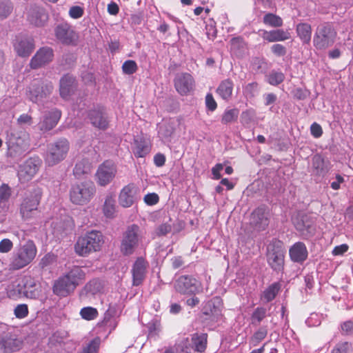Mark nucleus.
<instances>
[{
	"label": "nucleus",
	"instance_id": "47",
	"mask_svg": "<svg viewBox=\"0 0 353 353\" xmlns=\"http://www.w3.org/2000/svg\"><path fill=\"white\" fill-rule=\"evenodd\" d=\"M115 201L112 196H108L103 205V212L107 217H111L114 212Z\"/></svg>",
	"mask_w": 353,
	"mask_h": 353
},
{
	"label": "nucleus",
	"instance_id": "13",
	"mask_svg": "<svg viewBox=\"0 0 353 353\" xmlns=\"http://www.w3.org/2000/svg\"><path fill=\"white\" fill-rule=\"evenodd\" d=\"M19 295L23 294L27 298L35 299L40 295V290L34 279L30 276L22 279L14 290Z\"/></svg>",
	"mask_w": 353,
	"mask_h": 353
},
{
	"label": "nucleus",
	"instance_id": "10",
	"mask_svg": "<svg viewBox=\"0 0 353 353\" xmlns=\"http://www.w3.org/2000/svg\"><path fill=\"white\" fill-rule=\"evenodd\" d=\"M41 196L40 190H35L23 200L21 204L20 213L24 219L31 218L37 210Z\"/></svg>",
	"mask_w": 353,
	"mask_h": 353
},
{
	"label": "nucleus",
	"instance_id": "40",
	"mask_svg": "<svg viewBox=\"0 0 353 353\" xmlns=\"http://www.w3.org/2000/svg\"><path fill=\"white\" fill-rule=\"evenodd\" d=\"M11 196V190L6 184H3L0 187V207L6 211L8 208V202Z\"/></svg>",
	"mask_w": 353,
	"mask_h": 353
},
{
	"label": "nucleus",
	"instance_id": "21",
	"mask_svg": "<svg viewBox=\"0 0 353 353\" xmlns=\"http://www.w3.org/2000/svg\"><path fill=\"white\" fill-rule=\"evenodd\" d=\"M61 113L57 109L52 110L46 112L38 125L39 128L41 131H49L54 128L57 124L60 119Z\"/></svg>",
	"mask_w": 353,
	"mask_h": 353
},
{
	"label": "nucleus",
	"instance_id": "43",
	"mask_svg": "<svg viewBox=\"0 0 353 353\" xmlns=\"http://www.w3.org/2000/svg\"><path fill=\"white\" fill-rule=\"evenodd\" d=\"M353 350L351 343L347 341L338 343L332 350L331 353H352Z\"/></svg>",
	"mask_w": 353,
	"mask_h": 353
},
{
	"label": "nucleus",
	"instance_id": "28",
	"mask_svg": "<svg viewBox=\"0 0 353 353\" xmlns=\"http://www.w3.org/2000/svg\"><path fill=\"white\" fill-rule=\"evenodd\" d=\"M132 152L137 157H144L150 152V145L146 140L137 137L134 140Z\"/></svg>",
	"mask_w": 353,
	"mask_h": 353
},
{
	"label": "nucleus",
	"instance_id": "38",
	"mask_svg": "<svg viewBox=\"0 0 353 353\" xmlns=\"http://www.w3.org/2000/svg\"><path fill=\"white\" fill-rule=\"evenodd\" d=\"M207 334H194L192 337L195 350L199 352H205L207 347Z\"/></svg>",
	"mask_w": 353,
	"mask_h": 353
},
{
	"label": "nucleus",
	"instance_id": "1",
	"mask_svg": "<svg viewBox=\"0 0 353 353\" xmlns=\"http://www.w3.org/2000/svg\"><path fill=\"white\" fill-rule=\"evenodd\" d=\"M104 243V236L100 231L92 230L79 237L74 245L76 253L81 256H87L92 252L101 250Z\"/></svg>",
	"mask_w": 353,
	"mask_h": 353
},
{
	"label": "nucleus",
	"instance_id": "36",
	"mask_svg": "<svg viewBox=\"0 0 353 353\" xmlns=\"http://www.w3.org/2000/svg\"><path fill=\"white\" fill-rule=\"evenodd\" d=\"M90 170L91 165L88 160L82 159L76 163L73 169V174L76 178L80 179L83 175L88 174Z\"/></svg>",
	"mask_w": 353,
	"mask_h": 353
},
{
	"label": "nucleus",
	"instance_id": "17",
	"mask_svg": "<svg viewBox=\"0 0 353 353\" xmlns=\"http://www.w3.org/2000/svg\"><path fill=\"white\" fill-rule=\"evenodd\" d=\"M148 265V261L143 257L136 259L132 268L133 285L138 286L143 283Z\"/></svg>",
	"mask_w": 353,
	"mask_h": 353
},
{
	"label": "nucleus",
	"instance_id": "62",
	"mask_svg": "<svg viewBox=\"0 0 353 353\" xmlns=\"http://www.w3.org/2000/svg\"><path fill=\"white\" fill-rule=\"evenodd\" d=\"M83 14V10L79 6H72L69 11L70 16L73 19L80 18Z\"/></svg>",
	"mask_w": 353,
	"mask_h": 353
},
{
	"label": "nucleus",
	"instance_id": "37",
	"mask_svg": "<svg viewBox=\"0 0 353 353\" xmlns=\"http://www.w3.org/2000/svg\"><path fill=\"white\" fill-rule=\"evenodd\" d=\"M176 121L174 119H168L165 121L160 126L159 134L165 137H170L175 131Z\"/></svg>",
	"mask_w": 353,
	"mask_h": 353
},
{
	"label": "nucleus",
	"instance_id": "11",
	"mask_svg": "<svg viewBox=\"0 0 353 353\" xmlns=\"http://www.w3.org/2000/svg\"><path fill=\"white\" fill-rule=\"evenodd\" d=\"M117 173V166L111 161H105L101 164L96 173L99 185L105 186L110 183Z\"/></svg>",
	"mask_w": 353,
	"mask_h": 353
},
{
	"label": "nucleus",
	"instance_id": "55",
	"mask_svg": "<svg viewBox=\"0 0 353 353\" xmlns=\"http://www.w3.org/2000/svg\"><path fill=\"white\" fill-rule=\"evenodd\" d=\"M341 332L343 335L353 334V321H346L341 324Z\"/></svg>",
	"mask_w": 353,
	"mask_h": 353
},
{
	"label": "nucleus",
	"instance_id": "19",
	"mask_svg": "<svg viewBox=\"0 0 353 353\" xmlns=\"http://www.w3.org/2000/svg\"><path fill=\"white\" fill-rule=\"evenodd\" d=\"M77 285L72 281L66 274L59 278L53 286V292L55 294L61 296H66L72 292Z\"/></svg>",
	"mask_w": 353,
	"mask_h": 353
},
{
	"label": "nucleus",
	"instance_id": "12",
	"mask_svg": "<svg viewBox=\"0 0 353 353\" xmlns=\"http://www.w3.org/2000/svg\"><path fill=\"white\" fill-rule=\"evenodd\" d=\"M23 341L15 334L3 333L0 334V353H13L19 351Z\"/></svg>",
	"mask_w": 353,
	"mask_h": 353
},
{
	"label": "nucleus",
	"instance_id": "16",
	"mask_svg": "<svg viewBox=\"0 0 353 353\" xmlns=\"http://www.w3.org/2000/svg\"><path fill=\"white\" fill-rule=\"evenodd\" d=\"M54 57L53 50L48 47L40 48L31 59L30 66L32 69H38L49 63Z\"/></svg>",
	"mask_w": 353,
	"mask_h": 353
},
{
	"label": "nucleus",
	"instance_id": "63",
	"mask_svg": "<svg viewBox=\"0 0 353 353\" xmlns=\"http://www.w3.org/2000/svg\"><path fill=\"white\" fill-rule=\"evenodd\" d=\"M310 131H311V134L315 138L320 137L323 134V130H322L321 126L316 123H314L311 125Z\"/></svg>",
	"mask_w": 353,
	"mask_h": 353
},
{
	"label": "nucleus",
	"instance_id": "33",
	"mask_svg": "<svg viewBox=\"0 0 353 353\" xmlns=\"http://www.w3.org/2000/svg\"><path fill=\"white\" fill-rule=\"evenodd\" d=\"M297 34L304 43H309L312 37V28L307 23H300L296 28Z\"/></svg>",
	"mask_w": 353,
	"mask_h": 353
},
{
	"label": "nucleus",
	"instance_id": "35",
	"mask_svg": "<svg viewBox=\"0 0 353 353\" xmlns=\"http://www.w3.org/2000/svg\"><path fill=\"white\" fill-rule=\"evenodd\" d=\"M312 167L316 171V173L319 175L325 174L329 170L327 162L319 154H316L313 157Z\"/></svg>",
	"mask_w": 353,
	"mask_h": 353
},
{
	"label": "nucleus",
	"instance_id": "2",
	"mask_svg": "<svg viewBox=\"0 0 353 353\" xmlns=\"http://www.w3.org/2000/svg\"><path fill=\"white\" fill-rule=\"evenodd\" d=\"M96 192V188L91 181L78 182L72 185L70 190V199L76 205L88 203Z\"/></svg>",
	"mask_w": 353,
	"mask_h": 353
},
{
	"label": "nucleus",
	"instance_id": "49",
	"mask_svg": "<svg viewBox=\"0 0 353 353\" xmlns=\"http://www.w3.org/2000/svg\"><path fill=\"white\" fill-rule=\"evenodd\" d=\"M266 309L264 307H256L253 312L251 319L252 323L258 325L266 316Z\"/></svg>",
	"mask_w": 353,
	"mask_h": 353
},
{
	"label": "nucleus",
	"instance_id": "23",
	"mask_svg": "<svg viewBox=\"0 0 353 353\" xmlns=\"http://www.w3.org/2000/svg\"><path fill=\"white\" fill-rule=\"evenodd\" d=\"M137 188L134 184H129L125 186L119 197V201L121 205L124 208L131 206L137 199Z\"/></svg>",
	"mask_w": 353,
	"mask_h": 353
},
{
	"label": "nucleus",
	"instance_id": "45",
	"mask_svg": "<svg viewBox=\"0 0 353 353\" xmlns=\"http://www.w3.org/2000/svg\"><path fill=\"white\" fill-rule=\"evenodd\" d=\"M268 82L272 85H277L281 83L284 79V74L281 72L272 71L267 77Z\"/></svg>",
	"mask_w": 353,
	"mask_h": 353
},
{
	"label": "nucleus",
	"instance_id": "3",
	"mask_svg": "<svg viewBox=\"0 0 353 353\" xmlns=\"http://www.w3.org/2000/svg\"><path fill=\"white\" fill-rule=\"evenodd\" d=\"M336 35V31L332 23H321L317 26L314 32V46L317 50H325L334 44Z\"/></svg>",
	"mask_w": 353,
	"mask_h": 353
},
{
	"label": "nucleus",
	"instance_id": "15",
	"mask_svg": "<svg viewBox=\"0 0 353 353\" xmlns=\"http://www.w3.org/2000/svg\"><path fill=\"white\" fill-rule=\"evenodd\" d=\"M269 211L265 206L256 208L251 214L250 224L257 230H264L269 224Z\"/></svg>",
	"mask_w": 353,
	"mask_h": 353
},
{
	"label": "nucleus",
	"instance_id": "24",
	"mask_svg": "<svg viewBox=\"0 0 353 353\" xmlns=\"http://www.w3.org/2000/svg\"><path fill=\"white\" fill-rule=\"evenodd\" d=\"M48 19V14L43 8L34 6L29 9L28 20L30 23L36 26H42Z\"/></svg>",
	"mask_w": 353,
	"mask_h": 353
},
{
	"label": "nucleus",
	"instance_id": "25",
	"mask_svg": "<svg viewBox=\"0 0 353 353\" xmlns=\"http://www.w3.org/2000/svg\"><path fill=\"white\" fill-rule=\"evenodd\" d=\"M289 254L292 261L302 263L307 258L308 252L305 245L303 242H297L290 248Z\"/></svg>",
	"mask_w": 353,
	"mask_h": 353
},
{
	"label": "nucleus",
	"instance_id": "32",
	"mask_svg": "<svg viewBox=\"0 0 353 353\" xmlns=\"http://www.w3.org/2000/svg\"><path fill=\"white\" fill-rule=\"evenodd\" d=\"M116 310L114 307H109L104 314L103 319L101 322L99 323V325L108 327L110 332H111L115 329L117 325V322L114 318Z\"/></svg>",
	"mask_w": 353,
	"mask_h": 353
},
{
	"label": "nucleus",
	"instance_id": "34",
	"mask_svg": "<svg viewBox=\"0 0 353 353\" xmlns=\"http://www.w3.org/2000/svg\"><path fill=\"white\" fill-rule=\"evenodd\" d=\"M65 274L72 281H74L77 286L84 281L85 278V273L82 268L79 266H73Z\"/></svg>",
	"mask_w": 353,
	"mask_h": 353
},
{
	"label": "nucleus",
	"instance_id": "60",
	"mask_svg": "<svg viewBox=\"0 0 353 353\" xmlns=\"http://www.w3.org/2000/svg\"><path fill=\"white\" fill-rule=\"evenodd\" d=\"M205 104L207 108L211 112H213L216 110L217 104L212 94L209 93L206 95Z\"/></svg>",
	"mask_w": 353,
	"mask_h": 353
},
{
	"label": "nucleus",
	"instance_id": "20",
	"mask_svg": "<svg viewBox=\"0 0 353 353\" xmlns=\"http://www.w3.org/2000/svg\"><path fill=\"white\" fill-rule=\"evenodd\" d=\"M37 171V161L34 159H29L20 165L18 176L21 181H28L32 179Z\"/></svg>",
	"mask_w": 353,
	"mask_h": 353
},
{
	"label": "nucleus",
	"instance_id": "61",
	"mask_svg": "<svg viewBox=\"0 0 353 353\" xmlns=\"http://www.w3.org/2000/svg\"><path fill=\"white\" fill-rule=\"evenodd\" d=\"M159 199V196L156 193H149L144 196V201L150 205L158 203Z\"/></svg>",
	"mask_w": 353,
	"mask_h": 353
},
{
	"label": "nucleus",
	"instance_id": "51",
	"mask_svg": "<svg viewBox=\"0 0 353 353\" xmlns=\"http://www.w3.org/2000/svg\"><path fill=\"white\" fill-rule=\"evenodd\" d=\"M123 73L126 74H132L137 70V65L134 61H125L122 65Z\"/></svg>",
	"mask_w": 353,
	"mask_h": 353
},
{
	"label": "nucleus",
	"instance_id": "8",
	"mask_svg": "<svg viewBox=\"0 0 353 353\" xmlns=\"http://www.w3.org/2000/svg\"><path fill=\"white\" fill-rule=\"evenodd\" d=\"M53 90L52 83L47 81H34L28 92V99L33 103H40L48 97Z\"/></svg>",
	"mask_w": 353,
	"mask_h": 353
},
{
	"label": "nucleus",
	"instance_id": "29",
	"mask_svg": "<svg viewBox=\"0 0 353 353\" xmlns=\"http://www.w3.org/2000/svg\"><path fill=\"white\" fill-rule=\"evenodd\" d=\"M296 229L303 233L306 231L310 234H313L315 231V228L312 224V222L309 220V218L306 215L297 217L293 221Z\"/></svg>",
	"mask_w": 353,
	"mask_h": 353
},
{
	"label": "nucleus",
	"instance_id": "54",
	"mask_svg": "<svg viewBox=\"0 0 353 353\" xmlns=\"http://www.w3.org/2000/svg\"><path fill=\"white\" fill-rule=\"evenodd\" d=\"M27 137L26 132H21V134L18 133H11L10 142L13 145H21Z\"/></svg>",
	"mask_w": 353,
	"mask_h": 353
},
{
	"label": "nucleus",
	"instance_id": "56",
	"mask_svg": "<svg viewBox=\"0 0 353 353\" xmlns=\"http://www.w3.org/2000/svg\"><path fill=\"white\" fill-rule=\"evenodd\" d=\"M28 308L26 304L18 305L14 309V314L19 319H23L27 316Z\"/></svg>",
	"mask_w": 353,
	"mask_h": 353
},
{
	"label": "nucleus",
	"instance_id": "9",
	"mask_svg": "<svg viewBox=\"0 0 353 353\" xmlns=\"http://www.w3.org/2000/svg\"><path fill=\"white\" fill-rule=\"evenodd\" d=\"M176 292L182 294H195L201 288V284L195 278L189 275L179 276L174 282Z\"/></svg>",
	"mask_w": 353,
	"mask_h": 353
},
{
	"label": "nucleus",
	"instance_id": "14",
	"mask_svg": "<svg viewBox=\"0 0 353 353\" xmlns=\"http://www.w3.org/2000/svg\"><path fill=\"white\" fill-rule=\"evenodd\" d=\"M57 39L63 44H75L78 39L77 33L68 23L59 24L54 29Z\"/></svg>",
	"mask_w": 353,
	"mask_h": 353
},
{
	"label": "nucleus",
	"instance_id": "42",
	"mask_svg": "<svg viewBox=\"0 0 353 353\" xmlns=\"http://www.w3.org/2000/svg\"><path fill=\"white\" fill-rule=\"evenodd\" d=\"M263 23L274 28H279L282 26L283 20L276 14L268 13L263 17Z\"/></svg>",
	"mask_w": 353,
	"mask_h": 353
},
{
	"label": "nucleus",
	"instance_id": "22",
	"mask_svg": "<svg viewBox=\"0 0 353 353\" xmlns=\"http://www.w3.org/2000/svg\"><path fill=\"white\" fill-rule=\"evenodd\" d=\"M88 119L93 126L105 130L108 128V120L103 108L90 110L88 112Z\"/></svg>",
	"mask_w": 353,
	"mask_h": 353
},
{
	"label": "nucleus",
	"instance_id": "4",
	"mask_svg": "<svg viewBox=\"0 0 353 353\" xmlns=\"http://www.w3.org/2000/svg\"><path fill=\"white\" fill-rule=\"evenodd\" d=\"M141 239L139 226L136 224L129 225L121 237L120 251L122 254L124 256L132 255L138 247Z\"/></svg>",
	"mask_w": 353,
	"mask_h": 353
},
{
	"label": "nucleus",
	"instance_id": "39",
	"mask_svg": "<svg viewBox=\"0 0 353 353\" xmlns=\"http://www.w3.org/2000/svg\"><path fill=\"white\" fill-rule=\"evenodd\" d=\"M281 285L279 282H275L271 284L268 288H266L263 294V298L266 302H270L277 295L280 291Z\"/></svg>",
	"mask_w": 353,
	"mask_h": 353
},
{
	"label": "nucleus",
	"instance_id": "57",
	"mask_svg": "<svg viewBox=\"0 0 353 353\" xmlns=\"http://www.w3.org/2000/svg\"><path fill=\"white\" fill-rule=\"evenodd\" d=\"M161 324L158 320H152L148 323V328L149 331V335H156L160 331Z\"/></svg>",
	"mask_w": 353,
	"mask_h": 353
},
{
	"label": "nucleus",
	"instance_id": "6",
	"mask_svg": "<svg viewBox=\"0 0 353 353\" xmlns=\"http://www.w3.org/2000/svg\"><path fill=\"white\" fill-rule=\"evenodd\" d=\"M267 261L272 269L277 272L284 268L285 248L281 241L274 239L267 247Z\"/></svg>",
	"mask_w": 353,
	"mask_h": 353
},
{
	"label": "nucleus",
	"instance_id": "7",
	"mask_svg": "<svg viewBox=\"0 0 353 353\" xmlns=\"http://www.w3.org/2000/svg\"><path fill=\"white\" fill-rule=\"evenodd\" d=\"M37 248L32 241H27L12 255L10 267L13 270H19L28 265L35 257Z\"/></svg>",
	"mask_w": 353,
	"mask_h": 353
},
{
	"label": "nucleus",
	"instance_id": "46",
	"mask_svg": "<svg viewBox=\"0 0 353 353\" xmlns=\"http://www.w3.org/2000/svg\"><path fill=\"white\" fill-rule=\"evenodd\" d=\"M80 315L82 319L87 321H91L97 317L98 311L96 308L92 307H85L81 310Z\"/></svg>",
	"mask_w": 353,
	"mask_h": 353
},
{
	"label": "nucleus",
	"instance_id": "48",
	"mask_svg": "<svg viewBox=\"0 0 353 353\" xmlns=\"http://www.w3.org/2000/svg\"><path fill=\"white\" fill-rule=\"evenodd\" d=\"M239 110L237 109H230L225 111L222 116L221 122L227 124L236 121L238 118Z\"/></svg>",
	"mask_w": 353,
	"mask_h": 353
},
{
	"label": "nucleus",
	"instance_id": "50",
	"mask_svg": "<svg viewBox=\"0 0 353 353\" xmlns=\"http://www.w3.org/2000/svg\"><path fill=\"white\" fill-rule=\"evenodd\" d=\"M101 285L97 280H92L88 282L84 287V290L87 294H95L100 291Z\"/></svg>",
	"mask_w": 353,
	"mask_h": 353
},
{
	"label": "nucleus",
	"instance_id": "41",
	"mask_svg": "<svg viewBox=\"0 0 353 353\" xmlns=\"http://www.w3.org/2000/svg\"><path fill=\"white\" fill-rule=\"evenodd\" d=\"M13 10V4L10 0H0V21L7 19Z\"/></svg>",
	"mask_w": 353,
	"mask_h": 353
},
{
	"label": "nucleus",
	"instance_id": "18",
	"mask_svg": "<svg viewBox=\"0 0 353 353\" xmlns=\"http://www.w3.org/2000/svg\"><path fill=\"white\" fill-rule=\"evenodd\" d=\"M174 81L176 91L181 95L188 94L193 89L194 81L192 77L188 73L177 74Z\"/></svg>",
	"mask_w": 353,
	"mask_h": 353
},
{
	"label": "nucleus",
	"instance_id": "64",
	"mask_svg": "<svg viewBox=\"0 0 353 353\" xmlns=\"http://www.w3.org/2000/svg\"><path fill=\"white\" fill-rule=\"evenodd\" d=\"M17 122L20 125L27 124L30 125L32 123V118L28 114H23L17 119Z\"/></svg>",
	"mask_w": 353,
	"mask_h": 353
},
{
	"label": "nucleus",
	"instance_id": "26",
	"mask_svg": "<svg viewBox=\"0 0 353 353\" xmlns=\"http://www.w3.org/2000/svg\"><path fill=\"white\" fill-rule=\"evenodd\" d=\"M76 88L75 78L70 74L64 75L60 80L59 91L61 97L68 98Z\"/></svg>",
	"mask_w": 353,
	"mask_h": 353
},
{
	"label": "nucleus",
	"instance_id": "27",
	"mask_svg": "<svg viewBox=\"0 0 353 353\" xmlns=\"http://www.w3.org/2000/svg\"><path fill=\"white\" fill-rule=\"evenodd\" d=\"M14 49L19 56L29 57L34 49V40L31 38H23L14 45Z\"/></svg>",
	"mask_w": 353,
	"mask_h": 353
},
{
	"label": "nucleus",
	"instance_id": "52",
	"mask_svg": "<svg viewBox=\"0 0 353 353\" xmlns=\"http://www.w3.org/2000/svg\"><path fill=\"white\" fill-rule=\"evenodd\" d=\"M258 91V83L256 82H252L248 83L243 88V94L247 98H252L255 96Z\"/></svg>",
	"mask_w": 353,
	"mask_h": 353
},
{
	"label": "nucleus",
	"instance_id": "31",
	"mask_svg": "<svg viewBox=\"0 0 353 353\" xmlns=\"http://www.w3.org/2000/svg\"><path fill=\"white\" fill-rule=\"evenodd\" d=\"M290 33L281 29H276L271 31L265 30L263 33V38L269 42L285 41L290 38Z\"/></svg>",
	"mask_w": 353,
	"mask_h": 353
},
{
	"label": "nucleus",
	"instance_id": "30",
	"mask_svg": "<svg viewBox=\"0 0 353 353\" xmlns=\"http://www.w3.org/2000/svg\"><path fill=\"white\" fill-rule=\"evenodd\" d=\"M234 83L230 79L222 81L216 89L217 94L225 101H229L232 96Z\"/></svg>",
	"mask_w": 353,
	"mask_h": 353
},
{
	"label": "nucleus",
	"instance_id": "58",
	"mask_svg": "<svg viewBox=\"0 0 353 353\" xmlns=\"http://www.w3.org/2000/svg\"><path fill=\"white\" fill-rule=\"evenodd\" d=\"M12 242L8 239H4L0 241V252L6 253L12 248Z\"/></svg>",
	"mask_w": 353,
	"mask_h": 353
},
{
	"label": "nucleus",
	"instance_id": "59",
	"mask_svg": "<svg viewBox=\"0 0 353 353\" xmlns=\"http://www.w3.org/2000/svg\"><path fill=\"white\" fill-rule=\"evenodd\" d=\"M271 50L277 57L284 56L287 52L285 47L281 44H274L271 47Z\"/></svg>",
	"mask_w": 353,
	"mask_h": 353
},
{
	"label": "nucleus",
	"instance_id": "44",
	"mask_svg": "<svg viewBox=\"0 0 353 353\" xmlns=\"http://www.w3.org/2000/svg\"><path fill=\"white\" fill-rule=\"evenodd\" d=\"M101 339L97 337L92 340L86 346L83 347L79 353H97L99 349Z\"/></svg>",
	"mask_w": 353,
	"mask_h": 353
},
{
	"label": "nucleus",
	"instance_id": "5",
	"mask_svg": "<svg viewBox=\"0 0 353 353\" xmlns=\"http://www.w3.org/2000/svg\"><path fill=\"white\" fill-rule=\"evenodd\" d=\"M70 149V143L65 138H61L48 145L45 155L46 163L49 166H53L67 156Z\"/></svg>",
	"mask_w": 353,
	"mask_h": 353
},
{
	"label": "nucleus",
	"instance_id": "53",
	"mask_svg": "<svg viewBox=\"0 0 353 353\" xmlns=\"http://www.w3.org/2000/svg\"><path fill=\"white\" fill-rule=\"evenodd\" d=\"M268 331L265 327H260L252 336V341L256 345L261 341L267 336Z\"/></svg>",
	"mask_w": 353,
	"mask_h": 353
}]
</instances>
